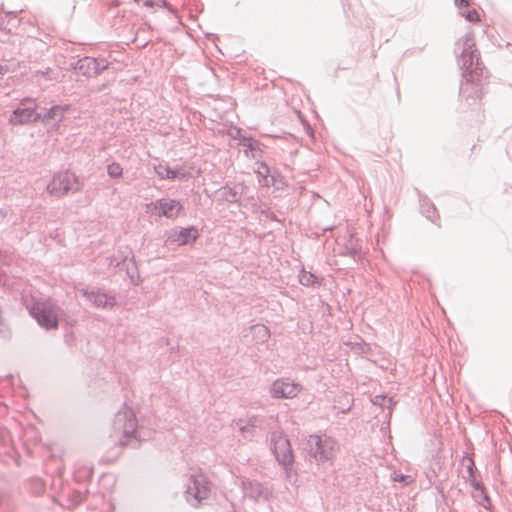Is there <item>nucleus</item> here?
Listing matches in <instances>:
<instances>
[{
  "mask_svg": "<svg viewBox=\"0 0 512 512\" xmlns=\"http://www.w3.org/2000/svg\"><path fill=\"white\" fill-rule=\"evenodd\" d=\"M69 104H56L47 109L44 113L40 112V121L44 125H48L50 121H54V126L59 128L61 122L64 120L65 113L69 111Z\"/></svg>",
  "mask_w": 512,
  "mask_h": 512,
  "instance_id": "nucleus-17",
  "label": "nucleus"
},
{
  "mask_svg": "<svg viewBox=\"0 0 512 512\" xmlns=\"http://www.w3.org/2000/svg\"><path fill=\"white\" fill-rule=\"evenodd\" d=\"M39 121L40 112L37 111V104L33 107H16L8 118V123L12 126H24Z\"/></svg>",
  "mask_w": 512,
  "mask_h": 512,
  "instance_id": "nucleus-12",
  "label": "nucleus"
},
{
  "mask_svg": "<svg viewBox=\"0 0 512 512\" xmlns=\"http://www.w3.org/2000/svg\"><path fill=\"white\" fill-rule=\"evenodd\" d=\"M262 214H264L265 217L271 221H278V217L274 212L262 211Z\"/></svg>",
  "mask_w": 512,
  "mask_h": 512,
  "instance_id": "nucleus-38",
  "label": "nucleus"
},
{
  "mask_svg": "<svg viewBox=\"0 0 512 512\" xmlns=\"http://www.w3.org/2000/svg\"><path fill=\"white\" fill-rule=\"evenodd\" d=\"M371 402H372L373 406H378V407H380L383 410V408H384V394L376 395L371 400Z\"/></svg>",
  "mask_w": 512,
  "mask_h": 512,
  "instance_id": "nucleus-35",
  "label": "nucleus"
},
{
  "mask_svg": "<svg viewBox=\"0 0 512 512\" xmlns=\"http://www.w3.org/2000/svg\"><path fill=\"white\" fill-rule=\"evenodd\" d=\"M81 293L97 308H113L117 305L115 296L110 295L99 288H85L81 290Z\"/></svg>",
  "mask_w": 512,
  "mask_h": 512,
  "instance_id": "nucleus-14",
  "label": "nucleus"
},
{
  "mask_svg": "<svg viewBox=\"0 0 512 512\" xmlns=\"http://www.w3.org/2000/svg\"><path fill=\"white\" fill-rule=\"evenodd\" d=\"M274 169H271L266 162H259L256 173L261 178L260 182L265 186V180H269Z\"/></svg>",
  "mask_w": 512,
  "mask_h": 512,
  "instance_id": "nucleus-27",
  "label": "nucleus"
},
{
  "mask_svg": "<svg viewBox=\"0 0 512 512\" xmlns=\"http://www.w3.org/2000/svg\"><path fill=\"white\" fill-rule=\"evenodd\" d=\"M386 400L388 401V405H386V408L389 410V415H390L393 410V406L398 403V400H396L394 396H388L387 393H386Z\"/></svg>",
  "mask_w": 512,
  "mask_h": 512,
  "instance_id": "nucleus-37",
  "label": "nucleus"
},
{
  "mask_svg": "<svg viewBox=\"0 0 512 512\" xmlns=\"http://www.w3.org/2000/svg\"><path fill=\"white\" fill-rule=\"evenodd\" d=\"M137 427L135 413L124 404L123 408L115 414L113 420V432L118 437V442L121 446L134 444L136 447L138 443L136 436Z\"/></svg>",
  "mask_w": 512,
  "mask_h": 512,
  "instance_id": "nucleus-2",
  "label": "nucleus"
},
{
  "mask_svg": "<svg viewBox=\"0 0 512 512\" xmlns=\"http://www.w3.org/2000/svg\"><path fill=\"white\" fill-rule=\"evenodd\" d=\"M270 448L279 465L285 471L290 470L294 463V454L288 437L281 431L271 432Z\"/></svg>",
  "mask_w": 512,
  "mask_h": 512,
  "instance_id": "nucleus-5",
  "label": "nucleus"
},
{
  "mask_svg": "<svg viewBox=\"0 0 512 512\" xmlns=\"http://www.w3.org/2000/svg\"><path fill=\"white\" fill-rule=\"evenodd\" d=\"M210 494V483L203 474H191L186 483V500L193 506L197 507L202 500L208 498Z\"/></svg>",
  "mask_w": 512,
  "mask_h": 512,
  "instance_id": "nucleus-7",
  "label": "nucleus"
},
{
  "mask_svg": "<svg viewBox=\"0 0 512 512\" xmlns=\"http://www.w3.org/2000/svg\"><path fill=\"white\" fill-rule=\"evenodd\" d=\"M7 500V495L0 490V506L3 505Z\"/></svg>",
  "mask_w": 512,
  "mask_h": 512,
  "instance_id": "nucleus-41",
  "label": "nucleus"
},
{
  "mask_svg": "<svg viewBox=\"0 0 512 512\" xmlns=\"http://www.w3.org/2000/svg\"><path fill=\"white\" fill-rule=\"evenodd\" d=\"M298 279L300 284L306 287L318 288L322 284V280L318 276L304 268L300 270Z\"/></svg>",
  "mask_w": 512,
  "mask_h": 512,
  "instance_id": "nucleus-22",
  "label": "nucleus"
},
{
  "mask_svg": "<svg viewBox=\"0 0 512 512\" xmlns=\"http://www.w3.org/2000/svg\"><path fill=\"white\" fill-rule=\"evenodd\" d=\"M8 71H9V68L6 64L5 65L0 64V75H4Z\"/></svg>",
  "mask_w": 512,
  "mask_h": 512,
  "instance_id": "nucleus-42",
  "label": "nucleus"
},
{
  "mask_svg": "<svg viewBox=\"0 0 512 512\" xmlns=\"http://www.w3.org/2000/svg\"><path fill=\"white\" fill-rule=\"evenodd\" d=\"M132 255L134 254L128 246L119 247L117 255L115 256V267H120L122 264H125L128 259L132 260Z\"/></svg>",
  "mask_w": 512,
  "mask_h": 512,
  "instance_id": "nucleus-26",
  "label": "nucleus"
},
{
  "mask_svg": "<svg viewBox=\"0 0 512 512\" xmlns=\"http://www.w3.org/2000/svg\"><path fill=\"white\" fill-rule=\"evenodd\" d=\"M30 491L33 494L40 495L45 490V484L40 478H32L29 481Z\"/></svg>",
  "mask_w": 512,
  "mask_h": 512,
  "instance_id": "nucleus-29",
  "label": "nucleus"
},
{
  "mask_svg": "<svg viewBox=\"0 0 512 512\" xmlns=\"http://www.w3.org/2000/svg\"><path fill=\"white\" fill-rule=\"evenodd\" d=\"M300 389L299 383L289 378H279L271 384L270 394L276 399H292L297 396Z\"/></svg>",
  "mask_w": 512,
  "mask_h": 512,
  "instance_id": "nucleus-11",
  "label": "nucleus"
},
{
  "mask_svg": "<svg viewBox=\"0 0 512 512\" xmlns=\"http://www.w3.org/2000/svg\"><path fill=\"white\" fill-rule=\"evenodd\" d=\"M80 189L81 186L79 184L78 177L69 171L54 174L52 180L46 187L47 192L57 198H60L69 192H78Z\"/></svg>",
  "mask_w": 512,
  "mask_h": 512,
  "instance_id": "nucleus-6",
  "label": "nucleus"
},
{
  "mask_svg": "<svg viewBox=\"0 0 512 512\" xmlns=\"http://www.w3.org/2000/svg\"><path fill=\"white\" fill-rule=\"evenodd\" d=\"M469 482L475 491L484 493V485L477 479L476 475H474V477H469Z\"/></svg>",
  "mask_w": 512,
  "mask_h": 512,
  "instance_id": "nucleus-33",
  "label": "nucleus"
},
{
  "mask_svg": "<svg viewBox=\"0 0 512 512\" xmlns=\"http://www.w3.org/2000/svg\"><path fill=\"white\" fill-rule=\"evenodd\" d=\"M36 104V99L33 97H24L20 99L18 107H33Z\"/></svg>",
  "mask_w": 512,
  "mask_h": 512,
  "instance_id": "nucleus-34",
  "label": "nucleus"
},
{
  "mask_svg": "<svg viewBox=\"0 0 512 512\" xmlns=\"http://www.w3.org/2000/svg\"><path fill=\"white\" fill-rule=\"evenodd\" d=\"M265 186H273L277 190H282L287 187L288 184L282 174L274 169L271 178L269 180H265Z\"/></svg>",
  "mask_w": 512,
  "mask_h": 512,
  "instance_id": "nucleus-24",
  "label": "nucleus"
},
{
  "mask_svg": "<svg viewBox=\"0 0 512 512\" xmlns=\"http://www.w3.org/2000/svg\"><path fill=\"white\" fill-rule=\"evenodd\" d=\"M199 236V231L195 226H188L181 228L173 241L177 242L179 246L189 245L194 243L199 238Z\"/></svg>",
  "mask_w": 512,
  "mask_h": 512,
  "instance_id": "nucleus-20",
  "label": "nucleus"
},
{
  "mask_svg": "<svg viewBox=\"0 0 512 512\" xmlns=\"http://www.w3.org/2000/svg\"><path fill=\"white\" fill-rule=\"evenodd\" d=\"M334 228H335V226H334V225L324 227V228H323V232L331 231V230H333Z\"/></svg>",
  "mask_w": 512,
  "mask_h": 512,
  "instance_id": "nucleus-43",
  "label": "nucleus"
},
{
  "mask_svg": "<svg viewBox=\"0 0 512 512\" xmlns=\"http://www.w3.org/2000/svg\"><path fill=\"white\" fill-rule=\"evenodd\" d=\"M151 213L158 217L176 219L184 206L178 199L160 198L150 203Z\"/></svg>",
  "mask_w": 512,
  "mask_h": 512,
  "instance_id": "nucleus-10",
  "label": "nucleus"
},
{
  "mask_svg": "<svg viewBox=\"0 0 512 512\" xmlns=\"http://www.w3.org/2000/svg\"><path fill=\"white\" fill-rule=\"evenodd\" d=\"M383 424L380 425V431L382 432L383 431Z\"/></svg>",
  "mask_w": 512,
  "mask_h": 512,
  "instance_id": "nucleus-47",
  "label": "nucleus"
},
{
  "mask_svg": "<svg viewBox=\"0 0 512 512\" xmlns=\"http://www.w3.org/2000/svg\"><path fill=\"white\" fill-rule=\"evenodd\" d=\"M134 1L137 2V3H140L142 0H134Z\"/></svg>",
  "mask_w": 512,
  "mask_h": 512,
  "instance_id": "nucleus-48",
  "label": "nucleus"
},
{
  "mask_svg": "<svg viewBox=\"0 0 512 512\" xmlns=\"http://www.w3.org/2000/svg\"><path fill=\"white\" fill-rule=\"evenodd\" d=\"M390 480L393 483H399L401 487L408 486L414 482V479L411 475L398 473L395 470L390 474Z\"/></svg>",
  "mask_w": 512,
  "mask_h": 512,
  "instance_id": "nucleus-28",
  "label": "nucleus"
},
{
  "mask_svg": "<svg viewBox=\"0 0 512 512\" xmlns=\"http://www.w3.org/2000/svg\"><path fill=\"white\" fill-rule=\"evenodd\" d=\"M466 470H467V473L469 475V477H474V475H476L477 473V468L475 466V463L472 459H469V463L466 467Z\"/></svg>",
  "mask_w": 512,
  "mask_h": 512,
  "instance_id": "nucleus-36",
  "label": "nucleus"
},
{
  "mask_svg": "<svg viewBox=\"0 0 512 512\" xmlns=\"http://www.w3.org/2000/svg\"><path fill=\"white\" fill-rule=\"evenodd\" d=\"M462 16H464L467 21L472 23L480 21V15L475 9H471L462 13Z\"/></svg>",
  "mask_w": 512,
  "mask_h": 512,
  "instance_id": "nucleus-32",
  "label": "nucleus"
},
{
  "mask_svg": "<svg viewBox=\"0 0 512 512\" xmlns=\"http://www.w3.org/2000/svg\"><path fill=\"white\" fill-rule=\"evenodd\" d=\"M93 468L88 466L79 467L73 474V480L77 486L68 485L62 488V496L67 498L69 508H74L85 499L89 490L86 482L91 480Z\"/></svg>",
  "mask_w": 512,
  "mask_h": 512,
  "instance_id": "nucleus-4",
  "label": "nucleus"
},
{
  "mask_svg": "<svg viewBox=\"0 0 512 512\" xmlns=\"http://www.w3.org/2000/svg\"><path fill=\"white\" fill-rule=\"evenodd\" d=\"M143 5L148 8H153L155 6L154 0H143Z\"/></svg>",
  "mask_w": 512,
  "mask_h": 512,
  "instance_id": "nucleus-39",
  "label": "nucleus"
},
{
  "mask_svg": "<svg viewBox=\"0 0 512 512\" xmlns=\"http://www.w3.org/2000/svg\"><path fill=\"white\" fill-rule=\"evenodd\" d=\"M107 174L113 179L120 178L123 174V169L119 163L112 162L107 166Z\"/></svg>",
  "mask_w": 512,
  "mask_h": 512,
  "instance_id": "nucleus-30",
  "label": "nucleus"
},
{
  "mask_svg": "<svg viewBox=\"0 0 512 512\" xmlns=\"http://www.w3.org/2000/svg\"><path fill=\"white\" fill-rule=\"evenodd\" d=\"M248 200L254 201L255 199L253 196H250V197H248Z\"/></svg>",
  "mask_w": 512,
  "mask_h": 512,
  "instance_id": "nucleus-46",
  "label": "nucleus"
},
{
  "mask_svg": "<svg viewBox=\"0 0 512 512\" xmlns=\"http://www.w3.org/2000/svg\"><path fill=\"white\" fill-rule=\"evenodd\" d=\"M245 189H247V186L244 183H227L226 185L217 189L215 194L219 202L238 204L241 206V196L243 195Z\"/></svg>",
  "mask_w": 512,
  "mask_h": 512,
  "instance_id": "nucleus-13",
  "label": "nucleus"
},
{
  "mask_svg": "<svg viewBox=\"0 0 512 512\" xmlns=\"http://www.w3.org/2000/svg\"><path fill=\"white\" fill-rule=\"evenodd\" d=\"M70 70L86 78H95L108 69L109 62L103 57L84 56L70 63Z\"/></svg>",
  "mask_w": 512,
  "mask_h": 512,
  "instance_id": "nucleus-8",
  "label": "nucleus"
},
{
  "mask_svg": "<svg viewBox=\"0 0 512 512\" xmlns=\"http://www.w3.org/2000/svg\"><path fill=\"white\" fill-rule=\"evenodd\" d=\"M458 65L462 70V81L459 89L461 97L477 100L482 97L481 81L484 77L485 67L480 60L479 52L471 34H466Z\"/></svg>",
  "mask_w": 512,
  "mask_h": 512,
  "instance_id": "nucleus-1",
  "label": "nucleus"
},
{
  "mask_svg": "<svg viewBox=\"0 0 512 512\" xmlns=\"http://www.w3.org/2000/svg\"><path fill=\"white\" fill-rule=\"evenodd\" d=\"M236 425L244 439L251 440L254 437L255 430L257 428L255 418H250L248 420L239 419L236 422Z\"/></svg>",
  "mask_w": 512,
  "mask_h": 512,
  "instance_id": "nucleus-21",
  "label": "nucleus"
},
{
  "mask_svg": "<svg viewBox=\"0 0 512 512\" xmlns=\"http://www.w3.org/2000/svg\"><path fill=\"white\" fill-rule=\"evenodd\" d=\"M304 450L317 464H324L334 459L336 441L326 434H311L305 443Z\"/></svg>",
  "mask_w": 512,
  "mask_h": 512,
  "instance_id": "nucleus-3",
  "label": "nucleus"
},
{
  "mask_svg": "<svg viewBox=\"0 0 512 512\" xmlns=\"http://www.w3.org/2000/svg\"><path fill=\"white\" fill-rule=\"evenodd\" d=\"M242 491L245 497L254 501L267 500L270 495L269 489L258 481L243 480Z\"/></svg>",
  "mask_w": 512,
  "mask_h": 512,
  "instance_id": "nucleus-16",
  "label": "nucleus"
},
{
  "mask_svg": "<svg viewBox=\"0 0 512 512\" xmlns=\"http://www.w3.org/2000/svg\"><path fill=\"white\" fill-rule=\"evenodd\" d=\"M29 314L36 320L40 327L46 330L58 328V316L54 307L47 302L34 301L29 307Z\"/></svg>",
  "mask_w": 512,
  "mask_h": 512,
  "instance_id": "nucleus-9",
  "label": "nucleus"
},
{
  "mask_svg": "<svg viewBox=\"0 0 512 512\" xmlns=\"http://www.w3.org/2000/svg\"><path fill=\"white\" fill-rule=\"evenodd\" d=\"M126 273L128 277L133 282L134 276L139 277L137 265L134 259V255H132V260H130V263L126 266Z\"/></svg>",
  "mask_w": 512,
  "mask_h": 512,
  "instance_id": "nucleus-31",
  "label": "nucleus"
},
{
  "mask_svg": "<svg viewBox=\"0 0 512 512\" xmlns=\"http://www.w3.org/2000/svg\"><path fill=\"white\" fill-rule=\"evenodd\" d=\"M239 145L243 148V151L247 157L258 159L262 157V148L259 140L255 139L251 135H244L240 138Z\"/></svg>",
  "mask_w": 512,
  "mask_h": 512,
  "instance_id": "nucleus-19",
  "label": "nucleus"
},
{
  "mask_svg": "<svg viewBox=\"0 0 512 512\" xmlns=\"http://www.w3.org/2000/svg\"><path fill=\"white\" fill-rule=\"evenodd\" d=\"M414 191L417 193L419 198L420 213L433 224L440 226V216L434 203L428 198V196L423 195L418 188H414Z\"/></svg>",
  "mask_w": 512,
  "mask_h": 512,
  "instance_id": "nucleus-18",
  "label": "nucleus"
},
{
  "mask_svg": "<svg viewBox=\"0 0 512 512\" xmlns=\"http://www.w3.org/2000/svg\"><path fill=\"white\" fill-rule=\"evenodd\" d=\"M251 332L257 343H265L270 338V331L268 327L263 324L251 326Z\"/></svg>",
  "mask_w": 512,
  "mask_h": 512,
  "instance_id": "nucleus-23",
  "label": "nucleus"
},
{
  "mask_svg": "<svg viewBox=\"0 0 512 512\" xmlns=\"http://www.w3.org/2000/svg\"><path fill=\"white\" fill-rule=\"evenodd\" d=\"M455 4L458 6H469V0H455Z\"/></svg>",
  "mask_w": 512,
  "mask_h": 512,
  "instance_id": "nucleus-40",
  "label": "nucleus"
},
{
  "mask_svg": "<svg viewBox=\"0 0 512 512\" xmlns=\"http://www.w3.org/2000/svg\"><path fill=\"white\" fill-rule=\"evenodd\" d=\"M385 425H386V430L389 429V426H390V419L388 418V416L386 415V422H385Z\"/></svg>",
  "mask_w": 512,
  "mask_h": 512,
  "instance_id": "nucleus-44",
  "label": "nucleus"
},
{
  "mask_svg": "<svg viewBox=\"0 0 512 512\" xmlns=\"http://www.w3.org/2000/svg\"><path fill=\"white\" fill-rule=\"evenodd\" d=\"M167 2L165 0L162 1V6H167Z\"/></svg>",
  "mask_w": 512,
  "mask_h": 512,
  "instance_id": "nucleus-45",
  "label": "nucleus"
},
{
  "mask_svg": "<svg viewBox=\"0 0 512 512\" xmlns=\"http://www.w3.org/2000/svg\"><path fill=\"white\" fill-rule=\"evenodd\" d=\"M17 23L16 15L11 12L0 11V29H8L9 25L15 27Z\"/></svg>",
  "mask_w": 512,
  "mask_h": 512,
  "instance_id": "nucleus-25",
  "label": "nucleus"
},
{
  "mask_svg": "<svg viewBox=\"0 0 512 512\" xmlns=\"http://www.w3.org/2000/svg\"><path fill=\"white\" fill-rule=\"evenodd\" d=\"M154 170L157 176L162 180L187 181L191 178V173L180 165L170 167L167 163H159L154 167Z\"/></svg>",
  "mask_w": 512,
  "mask_h": 512,
  "instance_id": "nucleus-15",
  "label": "nucleus"
}]
</instances>
